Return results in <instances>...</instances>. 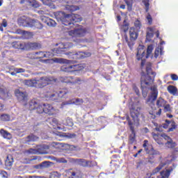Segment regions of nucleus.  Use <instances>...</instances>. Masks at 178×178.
<instances>
[{
    "instance_id": "nucleus-47",
    "label": "nucleus",
    "mask_w": 178,
    "mask_h": 178,
    "mask_svg": "<svg viewBox=\"0 0 178 178\" xmlns=\"http://www.w3.org/2000/svg\"><path fill=\"white\" fill-rule=\"evenodd\" d=\"M0 176L2 178H8V172L6 171H1L0 172Z\"/></svg>"
},
{
    "instance_id": "nucleus-18",
    "label": "nucleus",
    "mask_w": 178,
    "mask_h": 178,
    "mask_svg": "<svg viewBox=\"0 0 178 178\" xmlns=\"http://www.w3.org/2000/svg\"><path fill=\"white\" fill-rule=\"evenodd\" d=\"M12 47L15 49H25L26 44L20 42H14L12 44Z\"/></svg>"
},
{
    "instance_id": "nucleus-20",
    "label": "nucleus",
    "mask_w": 178,
    "mask_h": 178,
    "mask_svg": "<svg viewBox=\"0 0 178 178\" xmlns=\"http://www.w3.org/2000/svg\"><path fill=\"white\" fill-rule=\"evenodd\" d=\"M0 134L3 137V138H6L7 140H10L12 138V134L3 129L0 130Z\"/></svg>"
},
{
    "instance_id": "nucleus-3",
    "label": "nucleus",
    "mask_w": 178,
    "mask_h": 178,
    "mask_svg": "<svg viewBox=\"0 0 178 178\" xmlns=\"http://www.w3.org/2000/svg\"><path fill=\"white\" fill-rule=\"evenodd\" d=\"M58 49H54L51 51H39L34 54L33 59H41L42 58H52L55 55H59L62 52H65L67 49H70L73 47L71 42H62L58 44Z\"/></svg>"
},
{
    "instance_id": "nucleus-5",
    "label": "nucleus",
    "mask_w": 178,
    "mask_h": 178,
    "mask_svg": "<svg viewBox=\"0 0 178 178\" xmlns=\"http://www.w3.org/2000/svg\"><path fill=\"white\" fill-rule=\"evenodd\" d=\"M51 60L52 62H55L56 63H65V65H63L61 67V70L63 72H67L72 73V72H77L79 70H83V69H84L83 65H73L72 61L66 60L65 58H53Z\"/></svg>"
},
{
    "instance_id": "nucleus-6",
    "label": "nucleus",
    "mask_w": 178,
    "mask_h": 178,
    "mask_svg": "<svg viewBox=\"0 0 178 178\" xmlns=\"http://www.w3.org/2000/svg\"><path fill=\"white\" fill-rule=\"evenodd\" d=\"M29 109L33 111L34 109H37L38 113H47L48 115H54L55 112V108L50 104H43L40 105L38 103V100L33 99L29 103Z\"/></svg>"
},
{
    "instance_id": "nucleus-52",
    "label": "nucleus",
    "mask_w": 178,
    "mask_h": 178,
    "mask_svg": "<svg viewBox=\"0 0 178 178\" xmlns=\"http://www.w3.org/2000/svg\"><path fill=\"white\" fill-rule=\"evenodd\" d=\"M171 79L172 80H173V81H176L178 80V76L177 74H171Z\"/></svg>"
},
{
    "instance_id": "nucleus-25",
    "label": "nucleus",
    "mask_w": 178,
    "mask_h": 178,
    "mask_svg": "<svg viewBox=\"0 0 178 178\" xmlns=\"http://www.w3.org/2000/svg\"><path fill=\"white\" fill-rule=\"evenodd\" d=\"M168 91L170 94H172V95H176L177 94V88L174 86H169L168 87Z\"/></svg>"
},
{
    "instance_id": "nucleus-1",
    "label": "nucleus",
    "mask_w": 178,
    "mask_h": 178,
    "mask_svg": "<svg viewBox=\"0 0 178 178\" xmlns=\"http://www.w3.org/2000/svg\"><path fill=\"white\" fill-rule=\"evenodd\" d=\"M129 109L131 117L127 115L126 119L131 131V134L129 136V143L133 144V143L136 141V132L134 130L140 126V118H141V114H140V108L138 107V104L136 102H133V99H131V102H129Z\"/></svg>"
},
{
    "instance_id": "nucleus-35",
    "label": "nucleus",
    "mask_w": 178,
    "mask_h": 178,
    "mask_svg": "<svg viewBox=\"0 0 178 178\" xmlns=\"http://www.w3.org/2000/svg\"><path fill=\"white\" fill-rule=\"evenodd\" d=\"M33 35H34V33L31 32L24 31L23 37L26 40L31 38Z\"/></svg>"
},
{
    "instance_id": "nucleus-15",
    "label": "nucleus",
    "mask_w": 178,
    "mask_h": 178,
    "mask_svg": "<svg viewBox=\"0 0 178 178\" xmlns=\"http://www.w3.org/2000/svg\"><path fill=\"white\" fill-rule=\"evenodd\" d=\"M15 95L19 101H26L27 98V94L25 92H22L19 89L15 90Z\"/></svg>"
},
{
    "instance_id": "nucleus-64",
    "label": "nucleus",
    "mask_w": 178,
    "mask_h": 178,
    "mask_svg": "<svg viewBox=\"0 0 178 178\" xmlns=\"http://www.w3.org/2000/svg\"><path fill=\"white\" fill-rule=\"evenodd\" d=\"M38 152H39V154H44L43 152L40 151V148H38Z\"/></svg>"
},
{
    "instance_id": "nucleus-48",
    "label": "nucleus",
    "mask_w": 178,
    "mask_h": 178,
    "mask_svg": "<svg viewBox=\"0 0 178 178\" xmlns=\"http://www.w3.org/2000/svg\"><path fill=\"white\" fill-rule=\"evenodd\" d=\"M172 127L168 129V131H173L176 129V123L175 122H172L171 123Z\"/></svg>"
},
{
    "instance_id": "nucleus-28",
    "label": "nucleus",
    "mask_w": 178,
    "mask_h": 178,
    "mask_svg": "<svg viewBox=\"0 0 178 178\" xmlns=\"http://www.w3.org/2000/svg\"><path fill=\"white\" fill-rule=\"evenodd\" d=\"M153 138L159 145H163V142H162V138L159 137L156 134H152Z\"/></svg>"
},
{
    "instance_id": "nucleus-49",
    "label": "nucleus",
    "mask_w": 178,
    "mask_h": 178,
    "mask_svg": "<svg viewBox=\"0 0 178 178\" xmlns=\"http://www.w3.org/2000/svg\"><path fill=\"white\" fill-rule=\"evenodd\" d=\"M134 90L135 91L136 95H140V90H138V88L137 86L134 85L133 86Z\"/></svg>"
},
{
    "instance_id": "nucleus-37",
    "label": "nucleus",
    "mask_w": 178,
    "mask_h": 178,
    "mask_svg": "<svg viewBox=\"0 0 178 178\" xmlns=\"http://www.w3.org/2000/svg\"><path fill=\"white\" fill-rule=\"evenodd\" d=\"M46 24L47 26H49V27H55V26H56V22L54 19L49 18L47 23H46Z\"/></svg>"
},
{
    "instance_id": "nucleus-21",
    "label": "nucleus",
    "mask_w": 178,
    "mask_h": 178,
    "mask_svg": "<svg viewBox=\"0 0 178 178\" xmlns=\"http://www.w3.org/2000/svg\"><path fill=\"white\" fill-rule=\"evenodd\" d=\"M172 170L173 168L163 171L161 172V177H158L157 178H169V176H170V172H172Z\"/></svg>"
},
{
    "instance_id": "nucleus-40",
    "label": "nucleus",
    "mask_w": 178,
    "mask_h": 178,
    "mask_svg": "<svg viewBox=\"0 0 178 178\" xmlns=\"http://www.w3.org/2000/svg\"><path fill=\"white\" fill-rule=\"evenodd\" d=\"M163 107L164 108L165 112H172L173 109L172 106H170V104H168V102L165 103V104Z\"/></svg>"
},
{
    "instance_id": "nucleus-41",
    "label": "nucleus",
    "mask_w": 178,
    "mask_h": 178,
    "mask_svg": "<svg viewBox=\"0 0 178 178\" xmlns=\"http://www.w3.org/2000/svg\"><path fill=\"white\" fill-rule=\"evenodd\" d=\"M28 45H29L30 49H37V48H38V47H40V44L36 42L29 43Z\"/></svg>"
},
{
    "instance_id": "nucleus-22",
    "label": "nucleus",
    "mask_w": 178,
    "mask_h": 178,
    "mask_svg": "<svg viewBox=\"0 0 178 178\" xmlns=\"http://www.w3.org/2000/svg\"><path fill=\"white\" fill-rule=\"evenodd\" d=\"M31 24H32V28L35 27V29H42V24H41L40 22L37 20L31 19Z\"/></svg>"
},
{
    "instance_id": "nucleus-53",
    "label": "nucleus",
    "mask_w": 178,
    "mask_h": 178,
    "mask_svg": "<svg viewBox=\"0 0 178 178\" xmlns=\"http://www.w3.org/2000/svg\"><path fill=\"white\" fill-rule=\"evenodd\" d=\"M165 123H166V124H164L163 125V129H168V124H170V121L166 120H165Z\"/></svg>"
},
{
    "instance_id": "nucleus-39",
    "label": "nucleus",
    "mask_w": 178,
    "mask_h": 178,
    "mask_svg": "<svg viewBox=\"0 0 178 178\" xmlns=\"http://www.w3.org/2000/svg\"><path fill=\"white\" fill-rule=\"evenodd\" d=\"M141 22L138 19H136L134 22V26L136 27V30H138L140 31V29H141Z\"/></svg>"
},
{
    "instance_id": "nucleus-46",
    "label": "nucleus",
    "mask_w": 178,
    "mask_h": 178,
    "mask_svg": "<svg viewBox=\"0 0 178 178\" xmlns=\"http://www.w3.org/2000/svg\"><path fill=\"white\" fill-rule=\"evenodd\" d=\"M40 19L42 20V22H43V23H45L47 24L48 20H49V18L47 16L42 15L40 17Z\"/></svg>"
},
{
    "instance_id": "nucleus-13",
    "label": "nucleus",
    "mask_w": 178,
    "mask_h": 178,
    "mask_svg": "<svg viewBox=\"0 0 178 178\" xmlns=\"http://www.w3.org/2000/svg\"><path fill=\"white\" fill-rule=\"evenodd\" d=\"M161 137H162V138H164V140L167 141V143H165V146L168 147V148H175L176 143L173 142V140H172V138L168 136L166 134H162L161 135Z\"/></svg>"
},
{
    "instance_id": "nucleus-8",
    "label": "nucleus",
    "mask_w": 178,
    "mask_h": 178,
    "mask_svg": "<svg viewBox=\"0 0 178 178\" xmlns=\"http://www.w3.org/2000/svg\"><path fill=\"white\" fill-rule=\"evenodd\" d=\"M53 81L54 79L44 76L40 78V79L25 80L24 81V83L28 87H37L38 88H42L43 87L48 86V84Z\"/></svg>"
},
{
    "instance_id": "nucleus-4",
    "label": "nucleus",
    "mask_w": 178,
    "mask_h": 178,
    "mask_svg": "<svg viewBox=\"0 0 178 178\" xmlns=\"http://www.w3.org/2000/svg\"><path fill=\"white\" fill-rule=\"evenodd\" d=\"M54 16L58 22H60L65 26L74 27V23L81 22V17L79 15L65 14L64 12L54 13Z\"/></svg>"
},
{
    "instance_id": "nucleus-19",
    "label": "nucleus",
    "mask_w": 178,
    "mask_h": 178,
    "mask_svg": "<svg viewBox=\"0 0 178 178\" xmlns=\"http://www.w3.org/2000/svg\"><path fill=\"white\" fill-rule=\"evenodd\" d=\"M83 104V99H72L67 103V105H81Z\"/></svg>"
},
{
    "instance_id": "nucleus-9",
    "label": "nucleus",
    "mask_w": 178,
    "mask_h": 178,
    "mask_svg": "<svg viewBox=\"0 0 178 178\" xmlns=\"http://www.w3.org/2000/svg\"><path fill=\"white\" fill-rule=\"evenodd\" d=\"M156 98H158V89H156V86H153L151 87V94L146 101V103L150 105L152 109V111H149V115H153V116H155L156 115H159L162 113V110L161 108L159 109L158 112L156 111V108H154V107H152V105L153 106H155L154 102L156 100Z\"/></svg>"
},
{
    "instance_id": "nucleus-14",
    "label": "nucleus",
    "mask_w": 178,
    "mask_h": 178,
    "mask_svg": "<svg viewBox=\"0 0 178 178\" xmlns=\"http://www.w3.org/2000/svg\"><path fill=\"white\" fill-rule=\"evenodd\" d=\"M138 30L136 29L134 27H131L129 29V37L131 41H136L138 38Z\"/></svg>"
},
{
    "instance_id": "nucleus-38",
    "label": "nucleus",
    "mask_w": 178,
    "mask_h": 178,
    "mask_svg": "<svg viewBox=\"0 0 178 178\" xmlns=\"http://www.w3.org/2000/svg\"><path fill=\"white\" fill-rule=\"evenodd\" d=\"M42 1V3L44 5H47V6H50L51 8L52 7V2H55V0H40Z\"/></svg>"
},
{
    "instance_id": "nucleus-62",
    "label": "nucleus",
    "mask_w": 178,
    "mask_h": 178,
    "mask_svg": "<svg viewBox=\"0 0 178 178\" xmlns=\"http://www.w3.org/2000/svg\"><path fill=\"white\" fill-rule=\"evenodd\" d=\"M156 131H162V129H160L159 127H156Z\"/></svg>"
},
{
    "instance_id": "nucleus-26",
    "label": "nucleus",
    "mask_w": 178,
    "mask_h": 178,
    "mask_svg": "<svg viewBox=\"0 0 178 178\" xmlns=\"http://www.w3.org/2000/svg\"><path fill=\"white\" fill-rule=\"evenodd\" d=\"M159 55H163V48L162 47H156L154 51V57L158 58Z\"/></svg>"
},
{
    "instance_id": "nucleus-7",
    "label": "nucleus",
    "mask_w": 178,
    "mask_h": 178,
    "mask_svg": "<svg viewBox=\"0 0 178 178\" xmlns=\"http://www.w3.org/2000/svg\"><path fill=\"white\" fill-rule=\"evenodd\" d=\"M152 51H154V46H152V44H150L147 47L146 54H145V49L144 48V45L140 44L138 47L137 53H136V59L138 60H142L141 67H143L145 63V61H144V59L151 58L152 56L151 54H152Z\"/></svg>"
},
{
    "instance_id": "nucleus-33",
    "label": "nucleus",
    "mask_w": 178,
    "mask_h": 178,
    "mask_svg": "<svg viewBox=\"0 0 178 178\" xmlns=\"http://www.w3.org/2000/svg\"><path fill=\"white\" fill-rule=\"evenodd\" d=\"M38 140V137L35 136V135H30L26 138V143H31V141H37Z\"/></svg>"
},
{
    "instance_id": "nucleus-16",
    "label": "nucleus",
    "mask_w": 178,
    "mask_h": 178,
    "mask_svg": "<svg viewBox=\"0 0 178 178\" xmlns=\"http://www.w3.org/2000/svg\"><path fill=\"white\" fill-rule=\"evenodd\" d=\"M143 147L147 154H149L150 155H159V152L155 150L152 146H149L147 148V145L145 143L143 144Z\"/></svg>"
},
{
    "instance_id": "nucleus-61",
    "label": "nucleus",
    "mask_w": 178,
    "mask_h": 178,
    "mask_svg": "<svg viewBox=\"0 0 178 178\" xmlns=\"http://www.w3.org/2000/svg\"><path fill=\"white\" fill-rule=\"evenodd\" d=\"M120 9H126V6H124V5H121V6H120Z\"/></svg>"
},
{
    "instance_id": "nucleus-63",
    "label": "nucleus",
    "mask_w": 178,
    "mask_h": 178,
    "mask_svg": "<svg viewBox=\"0 0 178 178\" xmlns=\"http://www.w3.org/2000/svg\"><path fill=\"white\" fill-rule=\"evenodd\" d=\"M167 116H168V118H169L170 119H171V118H173V115H169V114H168Z\"/></svg>"
},
{
    "instance_id": "nucleus-42",
    "label": "nucleus",
    "mask_w": 178,
    "mask_h": 178,
    "mask_svg": "<svg viewBox=\"0 0 178 178\" xmlns=\"http://www.w3.org/2000/svg\"><path fill=\"white\" fill-rule=\"evenodd\" d=\"M122 30L126 33L129 30V24L126 22V19L124 20V24L122 26Z\"/></svg>"
},
{
    "instance_id": "nucleus-59",
    "label": "nucleus",
    "mask_w": 178,
    "mask_h": 178,
    "mask_svg": "<svg viewBox=\"0 0 178 178\" xmlns=\"http://www.w3.org/2000/svg\"><path fill=\"white\" fill-rule=\"evenodd\" d=\"M27 3V0H21L20 3Z\"/></svg>"
},
{
    "instance_id": "nucleus-57",
    "label": "nucleus",
    "mask_w": 178,
    "mask_h": 178,
    "mask_svg": "<svg viewBox=\"0 0 178 178\" xmlns=\"http://www.w3.org/2000/svg\"><path fill=\"white\" fill-rule=\"evenodd\" d=\"M38 13H39V15H45V12L44 10H39L38 11Z\"/></svg>"
},
{
    "instance_id": "nucleus-30",
    "label": "nucleus",
    "mask_w": 178,
    "mask_h": 178,
    "mask_svg": "<svg viewBox=\"0 0 178 178\" xmlns=\"http://www.w3.org/2000/svg\"><path fill=\"white\" fill-rule=\"evenodd\" d=\"M12 165H13V156L8 155L6 159V166H12Z\"/></svg>"
},
{
    "instance_id": "nucleus-43",
    "label": "nucleus",
    "mask_w": 178,
    "mask_h": 178,
    "mask_svg": "<svg viewBox=\"0 0 178 178\" xmlns=\"http://www.w3.org/2000/svg\"><path fill=\"white\" fill-rule=\"evenodd\" d=\"M8 26V22H6V19H3L2 23L0 25V31H3V27H7Z\"/></svg>"
},
{
    "instance_id": "nucleus-10",
    "label": "nucleus",
    "mask_w": 178,
    "mask_h": 178,
    "mask_svg": "<svg viewBox=\"0 0 178 178\" xmlns=\"http://www.w3.org/2000/svg\"><path fill=\"white\" fill-rule=\"evenodd\" d=\"M67 91L66 90H62L58 93L54 92V93H47L46 95V97L49 99H51V101H56V102H60V99L66 95Z\"/></svg>"
},
{
    "instance_id": "nucleus-55",
    "label": "nucleus",
    "mask_w": 178,
    "mask_h": 178,
    "mask_svg": "<svg viewBox=\"0 0 178 178\" xmlns=\"http://www.w3.org/2000/svg\"><path fill=\"white\" fill-rule=\"evenodd\" d=\"M47 165H48L47 162H43L41 165H40V168H45V166H47Z\"/></svg>"
},
{
    "instance_id": "nucleus-56",
    "label": "nucleus",
    "mask_w": 178,
    "mask_h": 178,
    "mask_svg": "<svg viewBox=\"0 0 178 178\" xmlns=\"http://www.w3.org/2000/svg\"><path fill=\"white\" fill-rule=\"evenodd\" d=\"M75 83H76V84H81V79H77L76 80Z\"/></svg>"
},
{
    "instance_id": "nucleus-31",
    "label": "nucleus",
    "mask_w": 178,
    "mask_h": 178,
    "mask_svg": "<svg viewBox=\"0 0 178 178\" xmlns=\"http://www.w3.org/2000/svg\"><path fill=\"white\" fill-rule=\"evenodd\" d=\"M66 10H70V12H74L75 10H79V7L72 5H65Z\"/></svg>"
},
{
    "instance_id": "nucleus-27",
    "label": "nucleus",
    "mask_w": 178,
    "mask_h": 178,
    "mask_svg": "<svg viewBox=\"0 0 178 178\" xmlns=\"http://www.w3.org/2000/svg\"><path fill=\"white\" fill-rule=\"evenodd\" d=\"M27 4L32 8H39L40 4L35 0H26Z\"/></svg>"
},
{
    "instance_id": "nucleus-34",
    "label": "nucleus",
    "mask_w": 178,
    "mask_h": 178,
    "mask_svg": "<svg viewBox=\"0 0 178 178\" xmlns=\"http://www.w3.org/2000/svg\"><path fill=\"white\" fill-rule=\"evenodd\" d=\"M25 70L23 68H15L13 72H10L11 76H16L17 73H24Z\"/></svg>"
},
{
    "instance_id": "nucleus-12",
    "label": "nucleus",
    "mask_w": 178,
    "mask_h": 178,
    "mask_svg": "<svg viewBox=\"0 0 178 178\" xmlns=\"http://www.w3.org/2000/svg\"><path fill=\"white\" fill-rule=\"evenodd\" d=\"M31 22V19H30V18H27L26 16L21 17L18 19L19 26H23L24 27H33V24Z\"/></svg>"
},
{
    "instance_id": "nucleus-44",
    "label": "nucleus",
    "mask_w": 178,
    "mask_h": 178,
    "mask_svg": "<svg viewBox=\"0 0 178 178\" xmlns=\"http://www.w3.org/2000/svg\"><path fill=\"white\" fill-rule=\"evenodd\" d=\"M143 3L145 6L146 12H147V10L149 9V0H143Z\"/></svg>"
},
{
    "instance_id": "nucleus-23",
    "label": "nucleus",
    "mask_w": 178,
    "mask_h": 178,
    "mask_svg": "<svg viewBox=\"0 0 178 178\" xmlns=\"http://www.w3.org/2000/svg\"><path fill=\"white\" fill-rule=\"evenodd\" d=\"M8 97L9 93L8 92V90L0 88V98H2L3 99H6V98H8Z\"/></svg>"
},
{
    "instance_id": "nucleus-29",
    "label": "nucleus",
    "mask_w": 178,
    "mask_h": 178,
    "mask_svg": "<svg viewBox=\"0 0 178 178\" xmlns=\"http://www.w3.org/2000/svg\"><path fill=\"white\" fill-rule=\"evenodd\" d=\"M165 163H161L157 168H156L152 172L150 176H152L154 175H156L159 172H160L161 169L165 166Z\"/></svg>"
},
{
    "instance_id": "nucleus-58",
    "label": "nucleus",
    "mask_w": 178,
    "mask_h": 178,
    "mask_svg": "<svg viewBox=\"0 0 178 178\" xmlns=\"http://www.w3.org/2000/svg\"><path fill=\"white\" fill-rule=\"evenodd\" d=\"M72 178H76L77 177V174H76L75 172H72Z\"/></svg>"
},
{
    "instance_id": "nucleus-36",
    "label": "nucleus",
    "mask_w": 178,
    "mask_h": 178,
    "mask_svg": "<svg viewBox=\"0 0 178 178\" xmlns=\"http://www.w3.org/2000/svg\"><path fill=\"white\" fill-rule=\"evenodd\" d=\"M0 119L1 120H3L4 122H9V120H10V117L9 116V115L3 114L0 115Z\"/></svg>"
},
{
    "instance_id": "nucleus-60",
    "label": "nucleus",
    "mask_w": 178,
    "mask_h": 178,
    "mask_svg": "<svg viewBox=\"0 0 178 178\" xmlns=\"http://www.w3.org/2000/svg\"><path fill=\"white\" fill-rule=\"evenodd\" d=\"M117 20L118 22H120V20H122V18L120 17V16H117Z\"/></svg>"
},
{
    "instance_id": "nucleus-50",
    "label": "nucleus",
    "mask_w": 178,
    "mask_h": 178,
    "mask_svg": "<svg viewBox=\"0 0 178 178\" xmlns=\"http://www.w3.org/2000/svg\"><path fill=\"white\" fill-rule=\"evenodd\" d=\"M146 19L149 23V24H152V17H151V16L149 15V14H148L146 17Z\"/></svg>"
},
{
    "instance_id": "nucleus-2",
    "label": "nucleus",
    "mask_w": 178,
    "mask_h": 178,
    "mask_svg": "<svg viewBox=\"0 0 178 178\" xmlns=\"http://www.w3.org/2000/svg\"><path fill=\"white\" fill-rule=\"evenodd\" d=\"M146 72L147 74L142 75L141 77V88L143 98L147 97L148 89L152 86V83H154V79L156 76L155 72H152L151 69V63L146 64Z\"/></svg>"
},
{
    "instance_id": "nucleus-45",
    "label": "nucleus",
    "mask_w": 178,
    "mask_h": 178,
    "mask_svg": "<svg viewBox=\"0 0 178 178\" xmlns=\"http://www.w3.org/2000/svg\"><path fill=\"white\" fill-rule=\"evenodd\" d=\"M125 3H127L128 6V10H131V5L133 3V0H124Z\"/></svg>"
},
{
    "instance_id": "nucleus-32",
    "label": "nucleus",
    "mask_w": 178,
    "mask_h": 178,
    "mask_svg": "<svg viewBox=\"0 0 178 178\" xmlns=\"http://www.w3.org/2000/svg\"><path fill=\"white\" fill-rule=\"evenodd\" d=\"M76 55L78 56L77 58H88L89 56H91V53L79 52L76 53Z\"/></svg>"
},
{
    "instance_id": "nucleus-17",
    "label": "nucleus",
    "mask_w": 178,
    "mask_h": 178,
    "mask_svg": "<svg viewBox=\"0 0 178 178\" xmlns=\"http://www.w3.org/2000/svg\"><path fill=\"white\" fill-rule=\"evenodd\" d=\"M154 33H155V29L152 27H148L147 29L146 40L147 41H151L152 37H154Z\"/></svg>"
},
{
    "instance_id": "nucleus-11",
    "label": "nucleus",
    "mask_w": 178,
    "mask_h": 178,
    "mask_svg": "<svg viewBox=\"0 0 178 178\" xmlns=\"http://www.w3.org/2000/svg\"><path fill=\"white\" fill-rule=\"evenodd\" d=\"M86 34V29L83 28H76L68 31V35L70 37H83Z\"/></svg>"
},
{
    "instance_id": "nucleus-24",
    "label": "nucleus",
    "mask_w": 178,
    "mask_h": 178,
    "mask_svg": "<svg viewBox=\"0 0 178 178\" xmlns=\"http://www.w3.org/2000/svg\"><path fill=\"white\" fill-rule=\"evenodd\" d=\"M168 102H166L165 99H163L162 97H160L156 101V105L159 108H162L165 106Z\"/></svg>"
},
{
    "instance_id": "nucleus-51",
    "label": "nucleus",
    "mask_w": 178,
    "mask_h": 178,
    "mask_svg": "<svg viewBox=\"0 0 178 178\" xmlns=\"http://www.w3.org/2000/svg\"><path fill=\"white\" fill-rule=\"evenodd\" d=\"M65 125L72 127V126H73V121H72V120L70 119L67 120V123L65 124Z\"/></svg>"
},
{
    "instance_id": "nucleus-54",
    "label": "nucleus",
    "mask_w": 178,
    "mask_h": 178,
    "mask_svg": "<svg viewBox=\"0 0 178 178\" xmlns=\"http://www.w3.org/2000/svg\"><path fill=\"white\" fill-rule=\"evenodd\" d=\"M51 122H52V123H54V124H58V120H56V118H53V119H51Z\"/></svg>"
}]
</instances>
